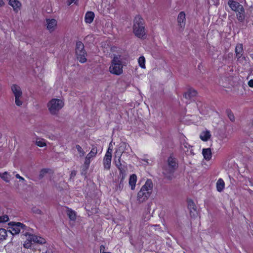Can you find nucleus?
Here are the masks:
<instances>
[{
	"label": "nucleus",
	"instance_id": "nucleus-1",
	"mask_svg": "<svg viewBox=\"0 0 253 253\" xmlns=\"http://www.w3.org/2000/svg\"><path fill=\"white\" fill-rule=\"evenodd\" d=\"M122 57L119 55H114L111 60L109 71L113 75L120 76L123 73V63Z\"/></svg>",
	"mask_w": 253,
	"mask_h": 253
},
{
	"label": "nucleus",
	"instance_id": "nucleus-2",
	"mask_svg": "<svg viewBox=\"0 0 253 253\" xmlns=\"http://www.w3.org/2000/svg\"><path fill=\"white\" fill-rule=\"evenodd\" d=\"M153 187L152 180L148 179L138 193L137 200L140 203H142L148 199L152 192Z\"/></svg>",
	"mask_w": 253,
	"mask_h": 253
},
{
	"label": "nucleus",
	"instance_id": "nucleus-3",
	"mask_svg": "<svg viewBox=\"0 0 253 253\" xmlns=\"http://www.w3.org/2000/svg\"><path fill=\"white\" fill-rule=\"evenodd\" d=\"M133 32L134 35L139 38H144L146 35L144 21L139 15L136 16L134 19Z\"/></svg>",
	"mask_w": 253,
	"mask_h": 253
},
{
	"label": "nucleus",
	"instance_id": "nucleus-4",
	"mask_svg": "<svg viewBox=\"0 0 253 253\" xmlns=\"http://www.w3.org/2000/svg\"><path fill=\"white\" fill-rule=\"evenodd\" d=\"M64 106V101L59 98H52L47 104L48 110L52 115H57Z\"/></svg>",
	"mask_w": 253,
	"mask_h": 253
},
{
	"label": "nucleus",
	"instance_id": "nucleus-5",
	"mask_svg": "<svg viewBox=\"0 0 253 253\" xmlns=\"http://www.w3.org/2000/svg\"><path fill=\"white\" fill-rule=\"evenodd\" d=\"M177 167L175 158L170 156L168 158V164L163 169V173L168 179H171V175Z\"/></svg>",
	"mask_w": 253,
	"mask_h": 253
},
{
	"label": "nucleus",
	"instance_id": "nucleus-6",
	"mask_svg": "<svg viewBox=\"0 0 253 253\" xmlns=\"http://www.w3.org/2000/svg\"><path fill=\"white\" fill-rule=\"evenodd\" d=\"M84 44L80 41L76 43V54L78 60L82 63L86 61V52L84 49Z\"/></svg>",
	"mask_w": 253,
	"mask_h": 253
},
{
	"label": "nucleus",
	"instance_id": "nucleus-7",
	"mask_svg": "<svg viewBox=\"0 0 253 253\" xmlns=\"http://www.w3.org/2000/svg\"><path fill=\"white\" fill-rule=\"evenodd\" d=\"M32 242L42 244H44L45 241L41 237L30 234L28 236L26 241L24 242V247L26 249L30 248L32 246Z\"/></svg>",
	"mask_w": 253,
	"mask_h": 253
},
{
	"label": "nucleus",
	"instance_id": "nucleus-8",
	"mask_svg": "<svg viewBox=\"0 0 253 253\" xmlns=\"http://www.w3.org/2000/svg\"><path fill=\"white\" fill-rule=\"evenodd\" d=\"M9 232L12 235L18 234L21 229H23L25 226L20 222H11L9 224Z\"/></svg>",
	"mask_w": 253,
	"mask_h": 253
},
{
	"label": "nucleus",
	"instance_id": "nucleus-9",
	"mask_svg": "<svg viewBox=\"0 0 253 253\" xmlns=\"http://www.w3.org/2000/svg\"><path fill=\"white\" fill-rule=\"evenodd\" d=\"M235 53L237 60L239 62L246 60L245 56H243L244 48L242 43H237L235 47Z\"/></svg>",
	"mask_w": 253,
	"mask_h": 253
},
{
	"label": "nucleus",
	"instance_id": "nucleus-10",
	"mask_svg": "<svg viewBox=\"0 0 253 253\" xmlns=\"http://www.w3.org/2000/svg\"><path fill=\"white\" fill-rule=\"evenodd\" d=\"M97 149L96 147H94L92 148L91 151L89 153L87 154L85 158V160L84 162V165L88 167L91 160L95 157L97 153Z\"/></svg>",
	"mask_w": 253,
	"mask_h": 253
},
{
	"label": "nucleus",
	"instance_id": "nucleus-11",
	"mask_svg": "<svg viewBox=\"0 0 253 253\" xmlns=\"http://www.w3.org/2000/svg\"><path fill=\"white\" fill-rule=\"evenodd\" d=\"M46 28L50 32L54 31L57 25V22L56 20L53 18L46 19Z\"/></svg>",
	"mask_w": 253,
	"mask_h": 253
},
{
	"label": "nucleus",
	"instance_id": "nucleus-12",
	"mask_svg": "<svg viewBox=\"0 0 253 253\" xmlns=\"http://www.w3.org/2000/svg\"><path fill=\"white\" fill-rule=\"evenodd\" d=\"M8 1V4L10 5L15 13L18 12L21 7V2L18 0H6Z\"/></svg>",
	"mask_w": 253,
	"mask_h": 253
},
{
	"label": "nucleus",
	"instance_id": "nucleus-13",
	"mask_svg": "<svg viewBox=\"0 0 253 253\" xmlns=\"http://www.w3.org/2000/svg\"><path fill=\"white\" fill-rule=\"evenodd\" d=\"M185 14L184 12H181L178 15L177 22L179 26L183 29L185 25Z\"/></svg>",
	"mask_w": 253,
	"mask_h": 253
},
{
	"label": "nucleus",
	"instance_id": "nucleus-14",
	"mask_svg": "<svg viewBox=\"0 0 253 253\" xmlns=\"http://www.w3.org/2000/svg\"><path fill=\"white\" fill-rule=\"evenodd\" d=\"M111 160L112 156L110 155L109 153H108L107 155H105L103 159V166L105 169L107 170L110 169Z\"/></svg>",
	"mask_w": 253,
	"mask_h": 253
},
{
	"label": "nucleus",
	"instance_id": "nucleus-15",
	"mask_svg": "<svg viewBox=\"0 0 253 253\" xmlns=\"http://www.w3.org/2000/svg\"><path fill=\"white\" fill-rule=\"evenodd\" d=\"M11 89L14 97L22 96V92L19 86L16 84H13L11 85Z\"/></svg>",
	"mask_w": 253,
	"mask_h": 253
},
{
	"label": "nucleus",
	"instance_id": "nucleus-16",
	"mask_svg": "<svg viewBox=\"0 0 253 253\" xmlns=\"http://www.w3.org/2000/svg\"><path fill=\"white\" fill-rule=\"evenodd\" d=\"M235 12L238 20L241 22L243 21L245 19V10L243 6L239 7L238 10Z\"/></svg>",
	"mask_w": 253,
	"mask_h": 253
},
{
	"label": "nucleus",
	"instance_id": "nucleus-17",
	"mask_svg": "<svg viewBox=\"0 0 253 253\" xmlns=\"http://www.w3.org/2000/svg\"><path fill=\"white\" fill-rule=\"evenodd\" d=\"M188 209L190 211L191 216H195L197 213L196 207L193 201L189 200L188 201Z\"/></svg>",
	"mask_w": 253,
	"mask_h": 253
},
{
	"label": "nucleus",
	"instance_id": "nucleus-18",
	"mask_svg": "<svg viewBox=\"0 0 253 253\" xmlns=\"http://www.w3.org/2000/svg\"><path fill=\"white\" fill-rule=\"evenodd\" d=\"M211 137V132L208 130L203 131L200 134V139L204 141H208Z\"/></svg>",
	"mask_w": 253,
	"mask_h": 253
},
{
	"label": "nucleus",
	"instance_id": "nucleus-19",
	"mask_svg": "<svg viewBox=\"0 0 253 253\" xmlns=\"http://www.w3.org/2000/svg\"><path fill=\"white\" fill-rule=\"evenodd\" d=\"M228 3L232 10L235 11L238 10L239 7L242 6L239 2L233 0H229Z\"/></svg>",
	"mask_w": 253,
	"mask_h": 253
},
{
	"label": "nucleus",
	"instance_id": "nucleus-20",
	"mask_svg": "<svg viewBox=\"0 0 253 253\" xmlns=\"http://www.w3.org/2000/svg\"><path fill=\"white\" fill-rule=\"evenodd\" d=\"M197 91L193 88L189 89L184 94L186 99H190L197 95Z\"/></svg>",
	"mask_w": 253,
	"mask_h": 253
},
{
	"label": "nucleus",
	"instance_id": "nucleus-21",
	"mask_svg": "<svg viewBox=\"0 0 253 253\" xmlns=\"http://www.w3.org/2000/svg\"><path fill=\"white\" fill-rule=\"evenodd\" d=\"M94 18V14L93 12L88 11L85 15L84 20L86 23L90 24L92 22Z\"/></svg>",
	"mask_w": 253,
	"mask_h": 253
},
{
	"label": "nucleus",
	"instance_id": "nucleus-22",
	"mask_svg": "<svg viewBox=\"0 0 253 253\" xmlns=\"http://www.w3.org/2000/svg\"><path fill=\"white\" fill-rule=\"evenodd\" d=\"M0 178L6 182H9L12 179V175L7 171L0 172Z\"/></svg>",
	"mask_w": 253,
	"mask_h": 253
},
{
	"label": "nucleus",
	"instance_id": "nucleus-23",
	"mask_svg": "<svg viewBox=\"0 0 253 253\" xmlns=\"http://www.w3.org/2000/svg\"><path fill=\"white\" fill-rule=\"evenodd\" d=\"M216 187L217 191L221 192L225 188V183L223 180L221 178H219L216 182Z\"/></svg>",
	"mask_w": 253,
	"mask_h": 253
},
{
	"label": "nucleus",
	"instance_id": "nucleus-24",
	"mask_svg": "<svg viewBox=\"0 0 253 253\" xmlns=\"http://www.w3.org/2000/svg\"><path fill=\"white\" fill-rule=\"evenodd\" d=\"M137 181L136 175L134 174L131 175L129 179V184L131 187V190H134L135 188V184Z\"/></svg>",
	"mask_w": 253,
	"mask_h": 253
},
{
	"label": "nucleus",
	"instance_id": "nucleus-25",
	"mask_svg": "<svg viewBox=\"0 0 253 253\" xmlns=\"http://www.w3.org/2000/svg\"><path fill=\"white\" fill-rule=\"evenodd\" d=\"M202 154L204 158L207 161L211 160V151L210 148L203 149L202 150Z\"/></svg>",
	"mask_w": 253,
	"mask_h": 253
},
{
	"label": "nucleus",
	"instance_id": "nucleus-26",
	"mask_svg": "<svg viewBox=\"0 0 253 253\" xmlns=\"http://www.w3.org/2000/svg\"><path fill=\"white\" fill-rule=\"evenodd\" d=\"M122 154V152H121L119 154V155L117 157H118V160H115V164L116 167L118 168V169L122 171L124 169V167L123 166L122 164L121 163V157Z\"/></svg>",
	"mask_w": 253,
	"mask_h": 253
},
{
	"label": "nucleus",
	"instance_id": "nucleus-27",
	"mask_svg": "<svg viewBox=\"0 0 253 253\" xmlns=\"http://www.w3.org/2000/svg\"><path fill=\"white\" fill-rule=\"evenodd\" d=\"M67 214L70 220L75 221L76 219V212L71 209H68L67 211Z\"/></svg>",
	"mask_w": 253,
	"mask_h": 253
},
{
	"label": "nucleus",
	"instance_id": "nucleus-28",
	"mask_svg": "<svg viewBox=\"0 0 253 253\" xmlns=\"http://www.w3.org/2000/svg\"><path fill=\"white\" fill-rule=\"evenodd\" d=\"M127 146H128L125 143L120 144L119 149L116 152L115 159L117 158V157L119 155L121 152H122V153L124 152L125 149H126Z\"/></svg>",
	"mask_w": 253,
	"mask_h": 253
},
{
	"label": "nucleus",
	"instance_id": "nucleus-29",
	"mask_svg": "<svg viewBox=\"0 0 253 253\" xmlns=\"http://www.w3.org/2000/svg\"><path fill=\"white\" fill-rule=\"evenodd\" d=\"M35 143L37 146L40 147H43L46 145L45 140L41 138H37Z\"/></svg>",
	"mask_w": 253,
	"mask_h": 253
},
{
	"label": "nucleus",
	"instance_id": "nucleus-30",
	"mask_svg": "<svg viewBox=\"0 0 253 253\" xmlns=\"http://www.w3.org/2000/svg\"><path fill=\"white\" fill-rule=\"evenodd\" d=\"M138 62L139 66L142 69H145V58L143 56L139 57Z\"/></svg>",
	"mask_w": 253,
	"mask_h": 253
},
{
	"label": "nucleus",
	"instance_id": "nucleus-31",
	"mask_svg": "<svg viewBox=\"0 0 253 253\" xmlns=\"http://www.w3.org/2000/svg\"><path fill=\"white\" fill-rule=\"evenodd\" d=\"M7 236L6 230L3 228H0V242L6 239Z\"/></svg>",
	"mask_w": 253,
	"mask_h": 253
},
{
	"label": "nucleus",
	"instance_id": "nucleus-32",
	"mask_svg": "<svg viewBox=\"0 0 253 253\" xmlns=\"http://www.w3.org/2000/svg\"><path fill=\"white\" fill-rule=\"evenodd\" d=\"M76 148L78 151V152L79 154L80 157H82L84 156L85 152L83 149L81 147V146H80L79 145H77L76 146Z\"/></svg>",
	"mask_w": 253,
	"mask_h": 253
},
{
	"label": "nucleus",
	"instance_id": "nucleus-33",
	"mask_svg": "<svg viewBox=\"0 0 253 253\" xmlns=\"http://www.w3.org/2000/svg\"><path fill=\"white\" fill-rule=\"evenodd\" d=\"M15 104L18 106H21L23 104L22 96L15 97Z\"/></svg>",
	"mask_w": 253,
	"mask_h": 253
},
{
	"label": "nucleus",
	"instance_id": "nucleus-34",
	"mask_svg": "<svg viewBox=\"0 0 253 253\" xmlns=\"http://www.w3.org/2000/svg\"><path fill=\"white\" fill-rule=\"evenodd\" d=\"M9 219L7 215H4L0 216V223H4L7 222Z\"/></svg>",
	"mask_w": 253,
	"mask_h": 253
},
{
	"label": "nucleus",
	"instance_id": "nucleus-35",
	"mask_svg": "<svg viewBox=\"0 0 253 253\" xmlns=\"http://www.w3.org/2000/svg\"><path fill=\"white\" fill-rule=\"evenodd\" d=\"M15 176L16 178L19 179L20 181H21L22 182H24L25 181V179L23 177L21 176L19 174L16 173L15 174Z\"/></svg>",
	"mask_w": 253,
	"mask_h": 253
},
{
	"label": "nucleus",
	"instance_id": "nucleus-36",
	"mask_svg": "<svg viewBox=\"0 0 253 253\" xmlns=\"http://www.w3.org/2000/svg\"><path fill=\"white\" fill-rule=\"evenodd\" d=\"M47 172V171L45 169H43L41 170V171H40V175H39L40 177L41 178H42L43 177L44 174L46 173Z\"/></svg>",
	"mask_w": 253,
	"mask_h": 253
},
{
	"label": "nucleus",
	"instance_id": "nucleus-37",
	"mask_svg": "<svg viewBox=\"0 0 253 253\" xmlns=\"http://www.w3.org/2000/svg\"><path fill=\"white\" fill-rule=\"evenodd\" d=\"M228 116L229 119L231 121H234L235 118H234V115L232 113H231V112L228 113Z\"/></svg>",
	"mask_w": 253,
	"mask_h": 253
},
{
	"label": "nucleus",
	"instance_id": "nucleus-38",
	"mask_svg": "<svg viewBox=\"0 0 253 253\" xmlns=\"http://www.w3.org/2000/svg\"><path fill=\"white\" fill-rule=\"evenodd\" d=\"M34 213H38V214H41L42 211L39 209L36 208H33L32 209Z\"/></svg>",
	"mask_w": 253,
	"mask_h": 253
},
{
	"label": "nucleus",
	"instance_id": "nucleus-39",
	"mask_svg": "<svg viewBox=\"0 0 253 253\" xmlns=\"http://www.w3.org/2000/svg\"><path fill=\"white\" fill-rule=\"evenodd\" d=\"M105 252H106L105 251V248L104 246L101 245L100 247V253H105Z\"/></svg>",
	"mask_w": 253,
	"mask_h": 253
},
{
	"label": "nucleus",
	"instance_id": "nucleus-40",
	"mask_svg": "<svg viewBox=\"0 0 253 253\" xmlns=\"http://www.w3.org/2000/svg\"><path fill=\"white\" fill-rule=\"evenodd\" d=\"M77 0H68L67 4L68 5H71L72 3H76Z\"/></svg>",
	"mask_w": 253,
	"mask_h": 253
},
{
	"label": "nucleus",
	"instance_id": "nucleus-41",
	"mask_svg": "<svg viewBox=\"0 0 253 253\" xmlns=\"http://www.w3.org/2000/svg\"><path fill=\"white\" fill-rule=\"evenodd\" d=\"M182 147L183 146L184 148L188 149L190 147V145L188 144L187 142H184L182 144Z\"/></svg>",
	"mask_w": 253,
	"mask_h": 253
},
{
	"label": "nucleus",
	"instance_id": "nucleus-42",
	"mask_svg": "<svg viewBox=\"0 0 253 253\" xmlns=\"http://www.w3.org/2000/svg\"><path fill=\"white\" fill-rule=\"evenodd\" d=\"M112 149L111 148L110 146H109L105 155H107L108 153H109L110 156H112Z\"/></svg>",
	"mask_w": 253,
	"mask_h": 253
},
{
	"label": "nucleus",
	"instance_id": "nucleus-43",
	"mask_svg": "<svg viewBox=\"0 0 253 253\" xmlns=\"http://www.w3.org/2000/svg\"><path fill=\"white\" fill-rule=\"evenodd\" d=\"M248 85L250 87H253V80L252 79V80H250L249 82H248Z\"/></svg>",
	"mask_w": 253,
	"mask_h": 253
},
{
	"label": "nucleus",
	"instance_id": "nucleus-44",
	"mask_svg": "<svg viewBox=\"0 0 253 253\" xmlns=\"http://www.w3.org/2000/svg\"><path fill=\"white\" fill-rule=\"evenodd\" d=\"M250 12L252 16L253 17V4L250 8Z\"/></svg>",
	"mask_w": 253,
	"mask_h": 253
},
{
	"label": "nucleus",
	"instance_id": "nucleus-45",
	"mask_svg": "<svg viewBox=\"0 0 253 253\" xmlns=\"http://www.w3.org/2000/svg\"><path fill=\"white\" fill-rule=\"evenodd\" d=\"M142 161H144L145 162V163H146L147 164H150V162L151 161V160H149V159H142Z\"/></svg>",
	"mask_w": 253,
	"mask_h": 253
},
{
	"label": "nucleus",
	"instance_id": "nucleus-46",
	"mask_svg": "<svg viewBox=\"0 0 253 253\" xmlns=\"http://www.w3.org/2000/svg\"><path fill=\"white\" fill-rule=\"evenodd\" d=\"M4 5V2L3 0H0V7L3 6Z\"/></svg>",
	"mask_w": 253,
	"mask_h": 253
},
{
	"label": "nucleus",
	"instance_id": "nucleus-47",
	"mask_svg": "<svg viewBox=\"0 0 253 253\" xmlns=\"http://www.w3.org/2000/svg\"><path fill=\"white\" fill-rule=\"evenodd\" d=\"M250 57L253 60V54H250Z\"/></svg>",
	"mask_w": 253,
	"mask_h": 253
},
{
	"label": "nucleus",
	"instance_id": "nucleus-48",
	"mask_svg": "<svg viewBox=\"0 0 253 253\" xmlns=\"http://www.w3.org/2000/svg\"><path fill=\"white\" fill-rule=\"evenodd\" d=\"M191 123H195V121H194V120L193 119L191 120Z\"/></svg>",
	"mask_w": 253,
	"mask_h": 253
},
{
	"label": "nucleus",
	"instance_id": "nucleus-49",
	"mask_svg": "<svg viewBox=\"0 0 253 253\" xmlns=\"http://www.w3.org/2000/svg\"><path fill=\"white\" fill-rule=\"evenodd\" d=\"M151 227H156V225H152Z\"/></svg>",
	"mask_w": 253,
	"mask_h": 253
},
{
	"label": "nucleus",
	"instance_id": "nucleus-50",
	"mask_svg": "<svg viewBox=\"0 0 253 253\" xmlns=\"http://www.w3.org/2000/svg\"><path fill=\"white\" fill-rule=\"evenodd\" d=\"M192 118H195V116H191Z\"/></svg>",
	"mask_w": 253,
	"mask_h": 253
}]
</instances>
